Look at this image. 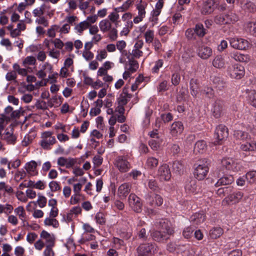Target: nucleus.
<instances>
[{"label":"nucleus","instance_id":"nucleus-11","mask_svg":"<svg viewBox=\"0 0 256 256\" xmlns=\"http://www.w3.org/2000/svg\"><path fill=\"white\" fill-rule=\"evenodd\" d=\"M228 72L231 78L236 79L241 78L245 73L244 67L238 64L228 66Z\"/></svg>","mask_w":256,"mask_h":256},{"label":"nucleus","instance_id":"nucleus-24","mask_svg":"<svg viewBox=\"0 0 256 256\" xmlns=\"http://www.w3.org/2000/svg\"><path fill=\"white\" fill-rule=\"evenodd\" d=\"M241 8L248 12H254L256 11V6L249 0H240Z\"/></svg>","mask_w":256,"mask_h":256},{"label":"nucleus","instance_id":"nucleus-12","mask_svg":"<svg viewBox=\"0 0 256 256\" xmlns=\"http://www.w3.org/2000/svg\"><path fill=\"white\" fill-rule=\"evenodd\" d=\"M218 4V0H206L204 2L201 12L203 14H212L216 8Z\"/></svg>","mask_w":256,"mask_h":256},{"label":"nucleus","instance_id":"nucleus-63","mask_svg":"<svg viewBox=\"0 0 256 256\" xmlns=\"http://www.w3.org/2000/svg\"><path fill=\"white\" fill-rule=\"evenodd\" d=\"M108 38L111 41H115L118 38V30L116 28H112L109 31Z\"/></svg>","mask_w":256,"mask_h":256},{"label":"nucleus","instance_id":"nucleus-1","mask_svg":"<svg viewBox=\"0 0 256 256\" xmlns=\"http://www.w3.org/2000/svg\"><path fill=\"white\" fill-rule=\"evenodd\" d=\"M161 227L158 230H154L151 236L152 238L158 242H162L169 238L173 233L174 230L170 224L164 220L160 222Z\"/></svg>","mask_w":256,"mask_h":256},{"label":"nucleus","instance_id":"nucleus-26","mask_svg":"<svg viewBox=\"0 0 256 256\" xmlns=\"http://www.w3.org/2000/svg\"><path fill=\"white\" fill-rule=\"evenodd\" d=\"M119 12L118 10H116L115 8L114 10L110 13L108 17V20L112 24H114L116 28L119 26L120 22Z\"/></svg>","mask_w":256,"mask_h":256},{"label":"nucleus","instance_id":"nucleus-7","mask_svg":"<svg viewBox=\"0 0 256 256\" xmlns=\"http://www.w3.org/2000/svg\"><path fill=\"white\" fill-rule=\"evenodd\" d=\"M56 142V138L51 132H45L42 134L40 146L44 150H50V146Z\"/></svg>","mask_w":256,"mask_h":256},{"label":"nucleus","instance_id":"nucleus-41","mask_svg":"<svg viewBox=\"0 0 256 256\" xmlns=\"http://www.w3.org/2000/svg\"><path fill=\"white\" fill-rule=\"evenodd\" d=\"M226 18L228 24H234L238 20V15L232 11L226 13Z\"/></svg>","mask_w":256,"mask_h":256},{"label":"nucleus","instance_id":"nucleus-6","mask_svg":"<svg viewBox=\"0 0 256 256\" xmlns=\"http://www.w3.org/2000/svg\"><path fill=\"white\" fill-rule=\"evenodd\" d=\"M222 166L228 172H238L242 168L241 165L232 158H224L222 160Z\"/></svg>","mask_w":256,"mask_h":256},{"label":"nucleus","instance_id":"nucleus-44","mask_svg":"<svg viewBox=\"0 0 256 256\" xmlns=\"http://www.w3.org/2000/svg\"><path fill=\"white\" fill-rule=\"evenodd\" d=\"M194 32L200 38H202L206 33L204 26L201 24H198L196 25Z\"/></svg>","mask_w":256,"mask_h":256},{"label":"nucleus","instance_id":"nucleus-14","mask_svg":"<svg viewBox=\"0 0 256 256\" xmlns=\"http://www.w3.org/2000/svg\"><path fill=\"white\" fill-rule=\"evenodd\" d=\"M225 110L224 106V102L220 100H216L213 104L212 112L216 118H218L224 114Z\"/></svg>","mask_w":256,"mask_h":256},{"label":"nucleus","instance_id":"nucleus-49","mask_svg":"<svg viewBox=\"0 0 256 256\" xmlns=\"http://www.w3.org/2000/svg\"><path fill=\"white\" fill-rule=\"evenodd\" d=\"M157 91L158 92H164L168 90V81L166 80H162L160 82L158 85Z\"/></svg>","mask_w":256,"mask_h":256},{"label":"nucleus","instance_id":"nucleus-3","mask_svg":"<svg viewBox=\"0 0 256 256\" xmlns=\"http://www.w3.org/2000/svg\"><path fill=\"white\" fill-rule=\"evenodd\" d=\"M157 252V246L152 242L142 244L137 248L138 256H152Z\"/></svg>","mask_w":256,"mask_h":256},{"label":"nucleus","instance_id":"nucleus-16","mask_svg":"<svg viewBox=\"0 0 256 256\" xmlns=\"http://www.w3.org/2000/svg\"><path fill=\"white\" fill-rule=\"evenodd\" d=\"M76 162V159L68 157L60 156L58 158L57 164L60 166H64L66 168H72Z\"/></svg>","mask_w":256,"mask_h":256},{"label":"nucleus","instance_id":"nucleus-4","mask_svg":"<svg viewBox=\"0 0 256 256\" xmlns=\"http://www.w3.org/2000/svg\"><path fill=\"white\" fill-rule=\"evenodd\" d=\"M244 196V194L240 191H233L231 190L229 192L226 196L222 200V204L233 205L238 203Z\"/></svg>","mask_w":256,"mask_h":256},{"label":"nucleus","instance_id":"nucleus-31","mask_svg":"<svg viewBox=\"0 0 256 256\" xmlns=\"http://www.w3.org/2000/svg\"><path fill=\"white\" fill-rule=\"evenodd\" d=\"M212 66L218 68H224L225 66L224 58L222 55L216 56L212 61Z\"/></svg>","mask_w":256,"mask_h":256},{"label":"nucleus","instance_id":"nucleus-15","mask_svg":"<svg viewBox=\"0 0 256 256\" xmlns=\"http://www.w3.org/2000/svg\"><path fill=\"white\" fill-rule=\"evenodd\" d=\"M158 175L160 180H169L171 178V172L168 166L164 164L160 166L158 168Z\"/></svg>","mask_w":256,"mask_h":256},{"label":"nucleus","instance_id":"nucleus-62","mask_svg":"<svg viewBox=\"0 0 256 256\" xmlns=\"http://www.w3.org/2000/svg\"><path fill=\"white\" fill-rule=\"evenodd\" d=\"M108 56V54L106 50H101L98 51V54L96 56L97 60L102 62Z\"/></svg>","mask_w":256,"mask_h":256},{"label":"nucleus","instance_id":"nucleus-13","mask_svg":"<svg viewBox=\"0 0 256 256\" xmlns=\"http://www.w3.org/2000/svg\"><path fill=\"white\" fill-rule=\"evenodd\" d=\"M128 204L131 208L136 212L142 210V203L140 199L134 194H130L128 197Z\"/></svg>","mask_w":256,"mask_h":256},{"label":"nucleus","instance_id":"nucleus-17","mask_svg":"<svg viewBox=\"0 0 256 256\" xmlns=\"http://www.w3.org/2000/svg\"><path fill=\"white\" fill-rule=\"evenodd\" d=\"M40 238L44 242L45 246H55L56 238L54 234H50L48 232L44 230L40 234Z\"/></svg>","mask_w":256,"mask_h":256},{"label":"nucleus","instance_id":"nucleus-64","mask_svg":"<svg viewBox=\"0 0 256 256\" xmlns=\"http://www.w3.org/2000/svg\"><path fill=\"white\" fill-rule=\"evenodd\" d=\"M36 202L38 203L40 208H43L46 206L47 202L46 198L44 196L38 194Z\"/></svg>","mask_w":256,"mask_h":256},{"label":"nucleus","instance_id":"nucleus-9","mask_svg":"<svg viewBox=\"0 0 256 256\" xmlns=\"http://www.w3.org/2000/svg\"><path fill=\"white\" fill-rule=\"evenodd\" d=\"M228 130L225 126L220 124L218 126L215 130L214 137L216 139L214 144H220L228 136Z\"/></svg>","mask_w":256,"mask_h":256},{"label":"nucleus","instance_id":"nucleus-39","mask_svg":"<svg viewBox=\"0 0 256 256\" xmlns=\"http://www.w3.org/2000/svg\"><path fill=\"white\" fill-rule=\"evenodd\" d=\"M182 246L183 245L177 244L175 242H170L167 246V250L170 252L180 254Z\"/></svg>","mask_w":256,"mask_h":256},{"label":"nucleus","instance_id":"nucleus-21","mask_svg":"<svg viewBox=\"0 0 256 256\" xmlns=\"http://www.w3.org/2000/svg\"><path fill=\"white\" fill-rule=\"evenodd\" d=\"M131 186L130 184L126 182L119 186L118 194L120 198L123 200L126 198L130 192Z\"/></svg>","mask_w":256,"mask_h":256},{"label":"nucleus","instance_id":"nucleus-55","mask_svg":"<svg viewBox=\"0 0 256 256\" xmlns=\"http://www.w3.org/2000/svg\"><path fill=\"white\" fill-rule=\"evenodd\" d=\"M128 62L129 64L128 70L131 73H134L136 72L138 68V64L137 61L134 60H130Z\"/></svg>","mask_w":256,"mask_h":256},{"label":"nucleus","instance_id":"nucleus-18","mask_svg":"<svg viewBox=\"0 0 256 256\" xmlns=\"http://www.w3.org/2000/svg\"><path fill=\"white\" fill-rule=\"evenodd\" d=\"M2 138L8 144H14L16 141V136L14 134L12 128L10 130L6 128L2 134Z\"/></svg>","mask_w":256,"mask_h":256},{"label":"nucleus","instance_id":"nucleus-8","mask_svg":"<svg viewBox=\"0 0 256 256\" xmlns=\"http://www.w3.org/2000/svg\"><path fill=\"white\" fill-rule=\"evenodd\" d=\"M230 46L234 48L239 50H246L250 45L249 42L242 38L234 37L228 38Z\"/></svg>","mask_w":256,"mask_h":256},{"label":"nucleus","instance_id":"nucleus-2","mask_svg":"<svg viewBox=\"0 0 256 256\" xmlns=\"http://www.w3.org/2000/svg\"><path fill=\"white\" fill-rule=\"evenodd\" d=\"M208 164L206 160H200L197 164L194 171V176L198 180H204L208 172Z\"/></svg>","mask_w":256,"mask_h":256},{"label":"nucleus","instance_id":"nucleus-40","mask_svg":"<svg viewBox=\"0 0 256 256\" xmlns=\"http://www.w3.org/2000/svg\"><path fill=\"white\" fill-rule=\"evenodd\" d=\"M44 223L45 226H52L54 228H57L59 226V222L54 217L48 216L44 220Z\"/></svg>","mask_w":256,"mask_h":256},{"label":"nucleus","instance_id":"nucleus-25","mask_svg":"<svg viewBox=\"0 0 256 256\" xmlns=\"http://www.w3.org/2000/svg\"><path fill=\"white\" fill-rule=\"evenodd\" d=\"M37 165V163L35 161L32 160L26 163L24 168L29 175L36 176L38 174Z\"/></svg>","mask_w":256,"mask_h":256},{"label":"nucleus","instance_id":"nucleus-61","mask_svg":"<svg viewBox=\"0 0 256 256\" xmlns=\"http://www.w3.org/2000/svg\"><path fill=\"white\" fill-rule=\"evenodd\" d=\"M50 190L52 192L59 191L61 189V187L58 182L56 181H52L48 184Z\"/></svg>","mask_w":256,"mask_h":256},{"label":"nucleus","instance_id":"nucleus-52","mask_svg":"<svg viewBox=\"0 0 256 256\" xmlns=\"http://www.w3.org/2000/svg\"><path fill=\"white\" fill-rule=\"evenodd\" d=\"M184 168V164L180 161H175L172 164V169L176 172L180 174L182 172Z\"/></svg>","mask_w":256,"mask_h":256},{"label":"nucleus","instance_id":"nucleus-30","mask_svg":"<svg viewBox=\"0 0 256 256\" xmlns=\"http://www.w3.org/2000/svg\"><path fill=\"white\" fill-rule=\"evenodd\" d=\"M206 148V142L202 140L198 141L194 146V152L196 154H203Z\"/></svg>","mask_w":256,"mask_h":256},{"label":"nucleus","instance_id":"nucleus-51","mask_svg":"<svg viewBox=\"0 0 256 256\" xmlns=\"http://www.w3.org/2000/svg\"><path fill=\"white\" fill-rule=\"evenodd\" d=\"M246 178L247 182L250 184L256 182V170H252L247 172L246 174Z\"/></svg>","mask_w":256,"mask_h":256},{"label":"nucleus","instance_id":"nucleus-59","mask_svg":"<svg viewBox=\"0 0 256 256\" xmlns=\"http://www.w3.org/2000/svg\"><path fill=\"white\" fill-rule=\"evenodd\" d=\"M248 100L251 105L256 107V90H250L248 94Z\"/></svg>","mask_w":256,"mask_h":256},{"label":"nucleus","instance_id":"nucleus-36","mask_svg":"<svg viewBox=\"0 0 256 256\" xmlns=\"http://www.w3.org/2000/svg\"><path fill=\"white\" fill-rule=\"evenodd\" d=\"M232 58L240 62H248L250 60L249 55L242 54L238 52L232 54Z\"/></svg>","mask_w":256,"mask_h":256},{"label":"nucleus","instance_id":"nucleus-57","mask_svg":"<svg viewBox=\"0 0 256 256\" xmlns=\"http://www.w3.org/2000/svg\"><path fill=\"white\" fill-rule=\"evenodd\" d=\"M133 26V22L132 21L127 22L126 25L124 27L122 30L120 32V35L121 36H126L130 32V29L132 28Z\"/></svg>","mask_w":256,"mask_h":256},{"label":"nucleus","instance_id":"nucleus-60","mask_svg":"<svg viewBox=\"0 0 256 256\" xmlns=\"http://www.w3.org/2000/svg\"><path fill=\"white\" fill-rule=\"evenodd\" d=\"M14 212L18 216L20 219L24 218L26 216L24 208L22 206H19L16 208Z\"/></svg>","mask_w":256,"mask_h":256},{"label":"nucleus","instance_id":"nucleus-45","mask_svg":"<svg viewBox=\"0 0 256 256\" xmlns=\"http://www.w3.org/2000/svg\"><path fill=\"white\" fill-rule=\"evenodd\" d=\"M36 62V58L34 56H28L22 61V65L24 67L34 66Z\"/></svg>","mask_w":256,"mask_h":256},{"label":"nucleus","instance_id":"nucleus-53","mask_svg":"<svg viewBox=\"0 0 256 256\" xmlns=\"http://www.w3.org/2000/svg\"><path fill=\"white\" fill-rule=\"evenodd\" d=\"M154 31L151 30H148L144 34L145 41L146 43H151L154 39Z\"/></svg>","mask_w":256,"mask_h":256},{"label":"nucleus","instance_id":"nucleus-5","mask_svg":"<svg viewBox=\"0 0 256 256\" xmlns=\"http://www.w3.org/2000/svg\"><path fill=\"white\" fill-rule=\"evenodd\" d=\"M114 164L120 172H126L132 168L127 155L117 156L114 160Z\"/></svg>","mask_w":256,"mask_h":256},{"label":"nucleus","instance_id":"nucleus-20","mask_svg":"<svg viewBox=\"0 0 256 256\" xmlns=\"http://www.w3.org/2000/svg\"><path fill=\"white\" fill-rule=\"evenodd\" d=\"M198 54L201 58L206 60L212 56V50L210 47L202 46L198 48Z\"/></svg>","mask_w":256,"mask_h":256},{"label":"nucleus","instance_id":"nucleus-35","mask_svg":"<svg viewBox=\"0 0 256 256\" xmlns=\"http://www.w3.org/2000/svg\"><path fill=\"white\" fill-rule=\"evenodd\" d=\"M180 254L182 256H195L196 252L194 248H190L188 245H183L181 248Z\"/></svg>","mask_w":256,"mask_h":256},{"label":"nucleus","instance_id":"nucleus-22","mask_svg":"<svg viewBox=\"0 0 256 256\" xmlns=\"http://www.w3.org/2000/svg\"><path fill=\"white\" fill-rule=\"evenodd\" d=\"M144 44V42L142 40H138L136 42L131 52L134 58H138L142 56L143 52L140 49L142 48Z\"/></svg>","mask_w":256,"mask_h":256},{"label":"nucleus","instance_id":"nucleus-43","mask_svg":"<svg viewBox=\"0 0 256 256\" xmlns=\"http://www.w3.org/2000/svg\"><path fill=\"white\" fill-rule=\"evenodd\" d=\"M162 142V139H151L148 141V144L152 149L156 150L160 148V146Z\"/></svg>","mask_w":256,"mask_h":256},{"label":"nucleus","instance_id":"nucleus-50","mask_svg":"<svg viewBox=\"0 0 256 256\" xmlns=\"http://www.w3.org/2000/svg\"><path fill=\"white\" fill-rule=\"evenodd\" d=\"M246 29L251 34L256 36V22H250L246 23Z\"/></svg>","mask_w":256,"mask_h":256},{"label":"nucleus","instance_id":"nucleus-28","mask_svg":"<svg viewBox=\"0 0 256 256\" xmlns=\"http://www.w3.org/2000/svg\"><path fill=\"white\" fill-rule=\"evenodd\" d=\"M190 84L191 94L193 96L196 97L200 89V84L198 80L195 78L191 79Z\"/></svg>","mask_w":256,"mask_h":256},{"label":"nucleus","instance_id":"nucleus-48","mask_svg":"<svg viewBox=\"0 0 256 256\" xmlns=\"http://www.w3.org/2000/svg\"><path fill=\"white\" fill-rule=\"evenodd\" d=\"M158 164V160L154 157H150L147 159L146 166L148 168H156Z\"/></svg>","mask_w":256,"mask_h":256},{"label":"nucleus","instance_id":"nucleus-32","mask_svg":"<svg viewBox=\"0 0 256 256\" xmlns=\"http://www.w3.org/2000/svg\"><path fill=\"white\" fill-rule=\"evenodd\" d=\"M234 182V178L232 175H228L220 178L215 184L218 187L220 186L232 184Z\"/></svg>","mask_w":256,"mask_h":256},{"label":"nucleus","instance_id":"nucleus-10","mask_svg":"<svg viewBox=\"0 0 256 256\" xmlns=\"http://www.w3.org/2000/svg\"><path fill=\"white\" fill-rule=\"evenodd\" d=\"M145 200L146 206L152 208L160 206L163 203V199L160 196L152 193L146 195Z\"/></svg>","mask_w":256,"mask_h":256},{"label":"nucleus","instance_id":"nucleus-37","mask_svg":"<svg viewBox=\"0 0 256 256\" xmlns=\"http://www.w3.org/2000/svg\"><path fill=\"white\" fill-rule=\"evenodd\" d=\"M224 232L223 230L220 227H214L210 230L209 235L212 239H216L220 236Z\"/></svg>","mask_w":256,"mask_h":256},{"label":"nucleus","instance_id":"nucleus-29","mask_svg":"<svg viewBox=\"0 0 256 256\" xmlns=\"http://www.w3.org/2000/svg\"><path fill=\"white\" fill-rule=\"evenodd\" d=\"M206 218V216L203 213H195L190 218V220L194 224H199L203 222Z\"/></svg>","mask_w":256,"mask_h":256},{"label":"nucleus","instance_id":"nucleus-34","mask_svg":"<svg viewBox=\"0 0 256 256\" xmlns=\"http://www.w3.org/2000/svg\"><path fill=\"white\" fill-rule=\"evenodd\" d=\"M112 24L108 19H104L101 20L99 23L100 30L104 33L108 32L112 28Z\"/></svg>","mask_w":256,"mask_h":256},{"label":"nucleus","instance_id":"nucleus-27","mask_svg":"<svg viewBox=\"0 0 256 256\" xmlns=\"http://www.w3.org/2000/svg\"><path fill=\"white\" fill-rule=\"evenodd\" d=\"M240 148L244 151H252L256 150V142L251 140L250 138L243 142Z\"/></svg>","mask_w":256,"mask_h":256},{"label":"nucleus","instance_id":"nucleus-38","mask_svg":"<svg viewBox=\"0 0 256 256\" xmlns=\"http://www.w3.org/2000/svg\"><path fill=\"white\" fill-rule=\"evenodd\" d=\"M234 136L236 138L242 140L243 142L250 138L248 133L240 130H234Z\"/></svg>","mask_w":256,"mask_h":256},{"label":"nucleus","instance_id":"nucleus-33","mask_svg":"<svg viewBox=\"0 0 256 256\" xmlns=\"http://www.w3.org/2000/svg\"><path fill=\"white\" fill-rule=\"evenodd\" d=\"M147 6L146 2H142V0H137L136 7L138 10V15L142 16L145 18L146 14V8Z\"/></svg>","mask_w":256,"mask_h":256},{"label":"nucleus","instance_id":"nucleus-19","mask_svg":"<svg viewBox=\"0 0 256 256\" xmlns=\"http://www.w3.org/2000/svg\"><path fill=\"white\" fill-rule=\"evenodd\" d=\"M132 98V95L128 94V88L124 87L122 88V92L117 98L118 104L126 105Z\"/></svg>","mask_w":256,"mask_h":256},{"label":"nucleus","instance_id":"nucleus-56","mask_svg":"<svg viewBox=\"0 0 256 256\" xmlns=\"http://www.w3.org/2000/svg\"><path fill=\"white\" fill-rule=\"evenodd\" d=\"M132 4L131 0H126L122 6L116 8V10H118L120 12H126L128 10Z\"/></svg>","mask_w":256,"mask_h":256},{"label":"nucleus","instance_id":"nucleus-23","mask_svg":"<svg viewBox=\"0 0 256 256\" xmlns=\"http://www.w3.org/2000/svg\"><path fill=\"white\" fill-rule=\"evenodd\" d=\"M184 127L182 122L178 121L172 123L170 126V134L173 136H176L182 134Z\"/></svg>","mask_w":256,"mask_h":256},{"label":"nucleus","instance_id":"nucleus-46","mask_svg":"<svg viewBox=\"0 0 256 256\" xmlns=\"http://www.w3.org/2000/svg\"><path fill=\"white\" fill-rule=\"evenodd\" d=\"M89 27L88 23L84 20L76 25L74 30L76 32L82 34L84 30H86Z\"/></svg>","mask_w":256,"mask_h":256},{"label":"nucleus","instance_id":"nucleus-42","mask_svg":"<svg viewBox=\"0 0 256 256\" xmlns=\"http://www.w3.org/2000/svg\"><path fill=\"white\" fill-rule=\"evenodd\" d=\"M14 210L12 205L6 204H0V214L4 213L8 216L10 214L12 213Z\"/></svg>","mask_w":256,"mask_h":256},{"label":"nucleus","instance_id":"nucleus-54","mask_svg":"<svg viewBox=\"0 0 256 256\" xmlns=\"http://www.w3.org/2000/svg\"><path fill=\"white\" fill-rule=\"evenodd\" d=\"M164 64V61L162 59L158 60L154 62V64L152 68V72L153 74H158L160 69L162 68Z\"/></svg>","mask_w":256,"mask_h":256},{"label":"nucleus","instance_id":"nucleus-47","mask_svg":"<svg viewBox=\"0 0 256 256\" xmlns=\"http://www.w3.org/2000/svg\"><path fill=\"white\" fill-rule=\"evenodd\" d=\"M214 22L218 24L222 25L228 24L226 14H220L216 16L214 18Z\"/></svg>","mask_w":256,"mask_h":256},{"label":"nucleus","instance_id":"nucleus-58","mask_svg":"<svg viewBox=\"0 0 256 256\" xmlns=\"http://www.w3.org/2000/svg\"><path fill=\"white\" fill-rule=\"evenodd\" d=\"M54 246H46L42 252V256H55V253L53 250Z\"/></svg>","mask_w":256,"mask_h":256}]
</instances>
